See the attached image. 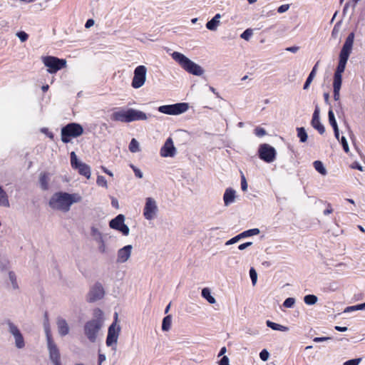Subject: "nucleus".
Returning a JSON list of instances; mask_svg holds the SVG:
<instances>
[{
	"mask_svg": "<svg viewBox=\"0 0 365 365\" xmlns=\"http://www.w3.org/2000/svg\"><path fill=\"white\" fill-rule=\"evenodd\" d=\"M315 170L319 172L322 175H326L327 174V169L324 166V164L322 161L316 160L313 163Z\"/></svg>",
	"mask_w": 365,
	"mask_h": 365,
	"instance_id": "7c9ffc66",
	"label": "nucleus"
},
{
	"mask_svg": "<svg viewBox=\"0 0 365 365\" xmlns=\"http://www.w3.org/2000/svg\"><path fill=\"white\" fill-rule=\"evenodd\" d=\"M250 276L253 285H255L257 280V274L254 268H251L250 270Z\"/></svg>",
	"mask_w": 365,
	"mask_h": 365,
	"instance_id": "de8ad7c7",
	"label": "nucleus"
},
{
	"mask_svg": "<svg viewBox=\"0 0 365 365\" xmlns=\"http://www.w3.org/2000/svg\"><path fill=\"white\" fill-rule=\"evenodd\" d=\"M75 169L78 170L79 174L83 175L87 179L91 178V167L88 165L82 163L81 164H79L78 166H77Z\"/></svg>",
	"mask_w": 365,
	"mask_h": 365,
	"instance_id": "b1692460",
	"label": "nucleus"
},
{
	"mask_svg": "<svg viewBox=\"0 0 365 365\" xmlns=\"http://www.w3.org/2000/svg\"><path fill=\"white\" fill-rule=\"evenodd\" d=\"M8 331L14 337L15 347L18 349H22L26 346V342L23 334L19 327L11 321L6 322Z\"/></svg>",
	"mask_w": 365,
	"mask_h": 365,
	"instance_id": "1a4fd4ad",
	"label": "nucleus"
},
{
	"mask_svg": "<svg viewBox=\"0 0 365 365\" xmlns=\"http://www.w3.org/2000/svg\"><path fill=\"white\" fill-rule=\"evenodd\" d=\"M304 301L307 305H314L317 302L318 298L314 294H308L304 297Z\"/></svg>",
	"mask_w": 365,
	"mask_h": 365,
	"instance_id": "4c0bfd02",
	"label": "nucleus"
},
{
	"mask_svg": "<svg viewBox=\"0 0 365 365\" xmlns=\"http://www.w3.org/2000/svg\"><path fill=\"white\" fill-rule=\"evenodd\" d=\"M42 62L48 68L47 71L50 73H55L66 66V61L65 59H60L50 56L43 57Z\"/></svg>",
	"mask_w": 365,
	"mask_h": 365,
	"instance_id": "6e6552de",
	"label": "nucleus"
},
{
	"mask_svg": "<svg viewBox=\"0 0 365 365\" xmlns=\"http://www.w3.org/2000/svg\"><path fill=\"white\" fill-rule=\"evenodd\" d=\"M289 9V4H283L277 9V11L279 14L286 12Z\"/></svg>",
	"mask_w": 365,
	"mask_h": 365,
	"instance_id": "13d9d810",
	"label": "nucleus"
},
{
	"mask_svg": "<svg viewBox=\"0 0 365 365\" xmlns=\"http://www.w3.org/2000/svg\"><path fill=\"white\" fill-rule=\"evenodd\" d=\"M335 329L339 331H346L347 330V327L336 326L335 327Z\"/></svg>",
	"mask_w": 365,
	"mask_h": 365,
	"instance_id": "774afa93",
	"label": "nucleus"
},
{
	"mask_svg": "<svg viewBox=\"0 0 365 365\" xmlns=\"http://www.w3.org/2000/svg\"><path fill=\"white\" fill-rule=\"evenodd\" d=\"M158 212V207L156 200L153 197H147L143 208V216L148 220L155 219Z\"/></svg>",
	"mask_w": 365,
	"mask_h": 365,
	"instance_id": "9b49d317",
	"label": "nucleus"
},
{
	"mask_svg": "<svg viewBox=\"0 0 365 365\" xmlns=\"http://www.w3.org/2000/svg\"><path fill=\"white\" fill-rule=\"evenodd\" d=\"M83 162L80 161L75 152L71 153V167L75 169L77 166H78L79 164H81Z\"/></svg>",
	"mask_w": 365,
	"mask_h": 365,
	"instance_id": "ea45409f",
	"label": "nucleus"
},
{
	"mask_svg": "<svg viewBox=\"0 0 365 365\" xmlns=\"http://www.w3.org/2000/svg\"><path fill=\"white\" fill-rule=\"evenodd\" d=\"M259 232H260V231L259 229L254 228V229H250V230L244 231L239 235L240 236V238L242 239V238L248 237L253 236V235H257L258 234H259Z\"/></svg>",
	"mask_w": 365,
	"mask_h": 365,
	"instance_id": "473e14b6",
	"label": "nucleus"
},
{
	"mask_svg": "<svg viewBox=\"0 0 365 365\" xmlns=\"http://www.w3.org/2000/svg\"><path fill=\"white\" fill-rule=\"evenodd\" d=\"M105 294L103 287L100 284H96L90 290L88 294V301L91 302L101 299Z\"/></svg>",
	"mask_w": 365,
	"mask_h": 365,
	"instance_id": "dca6fc26",
	"label": "nucleus"
},
{
	"mask_svg": "<svg viewBox=\"0 0 365 365\" xmlns=\"http://www.w3.org/2000/svg\"><path fill=\"white\" fill-rule=\"evenodd\" d=\"M112 120L122 123H129L128 109H120L114 111L110 116Z\"/></svg>",
	"mask_w": 365,
	"mask_h": 365,
	"instance_id": "6ab92c4d",
	"label": "nucleus"
},
{
	"mask_svg": "<svg viewBox=\"0 0 365 365\" xmlns=\"http://www.w3.org/2000/svg\"><path fill=\"white\" fill-rule=\"evenodd\" d=\"M148 69L143 66H137L134 70V76L132 80L131 86L133 88L138 89L141 88L146 81Z\"/></svg>",
	"mask_w": 365,
	"mask_h": 365,
	"instance_id": "9d476101",
	"label": "nucleus"
},
{
	"mask_svg": "<svg viewBox=\"0 0 365 365\" xmlns=\"http://www.w3.org/2000/svg\"><path fill=\"white\" fill-rule=\"evenodd\" d=\"M329 122L332 126L333 129L339 128L336 120L335 119L334 113L332 110H329L328 113Z\"/></svg>",
	"mask_w": 365,
	"mask_h": 365,
	"instance_id": "58836bf2",
	"label": "nucleus"
},
{
	"mask_svg": "<svg viewBox=\"0 0 365 365\" xmlns=\"http://www.w3.org/2000/svg\"><path fill=\"white\" fill-rule=\"evenodd\" d=\"M266 324L268 327L271 328L273 330L280 331H289V328L287 327L272 322L269 320L266 322Z\"/></svg>",
	"mask_w": 365,
	"mask_h": 365,
	"instance_id": "393cba45",
	"label": "nucleus"
},
{
	"mask_svg": "<svg viewBox=\"0 0 365 365\" xmlns=\"http://www.w3.org/2000/svg\"><path fill=\"white\" fill-rule=\"evenodd\" d=\"M9 280L10 282L11 287L13 289L16 290L19 289L16 277V274L13 272H9Z\"/></svg>",
	"mask_w": 365,
	"mask_h": 365,
	"instance_id": "f704fd0d",
	"label": "nucleus"
},
{
	"mask_svg": "<svg viewBox=\"0 0 365 365\" xmlns=\"http://www.w3.org/2000/svg\"><path fill=\"white\" fill-rule=\"evenodd\" d=\"M241 188L243 192H246L248 188L247 180L243 173H242V175H241Z\"/></svg>",
	"mask_w": 365,
	"mask_h": 365,
	"instance_id": "09e8293b",
	"label": "nucleus"
},
{
	"mask_svg": "<svg viewBox=\"0 0 365 365\" xmlns=\"http://www.w3.org/2000/svg\"><path fill=\"white\" fill-rule=\"evenodd\" d=\"M295 299L292 297H289L285 299V301L283 303V306L286 308H292L294 307L295 304Z\"/></svg>",
	"mask_w": 365,
	"mask_h": 365,
	"instance_id": "a18cd8bd",
	"label": "nucleus"
},
{
	"mask_svg": "<svg viewBox=\"0 0 365 365\" xmlns=\"http://www.w3.org/2000/svg\"><path fill=\"white\" fill-rule=\"evenodd\" d=\"M222 16L220 14H217L210 21L206 24V28L212 31H217L220 25V19Z\"/></svg>",
	"mask_w": 365,
	"mask_h": 365,
	"instance_id": "5701e85b",
	"label": "nucleus"
},
{
	"mask_svg": "<svg viewBox=\"0 0 365 365\" xmlns=\"http://www.w3.org/2000/svg\"><path fill=\"white\" fill-rule=\"evenodd\" d=\"M103 322V312L98 309L94 311V318L85 323L83 333L91 343L96 342Z\"/></svg>",
	"mask_w": 365,
	"mask_h": 365,
	"instance_id": "f03ea898",
	"label": "nucleus"
},
{
	"mask_svg": "<svg viewBox=\"0 0 365 365\" xmlns=\"http://www.w3.org/2000/svg\"><path fill=\"white\" fill-rule=\"evenodd\" d=\"M98 244V250L101 253L104 254L107 252V247L104 241V239L102 238L101 240L96 242Z\"/></svg>",
	"mask_w": 365,
	"mask_h": 365,
	"instance_id": "79ce46f5",
	"label": "nucleus"
},
{
	"mask_svg": "<svg viewBox=\"0 0 365 365\" xmlns=\"http://www.w3.org/2000/svg\"><path fill=\"white\" fill-rule=\"evenodd\" d=\"M361 361V358L350 359L344 363V365H359Z\"/></svg>",
	"mask_w": 365,
	"mask_h": 365,
	"instance_id": "8fccbe9b",
	"label": "nucleus"
},
{
	"mask_svg": "<svg viewBox=\"0 0 365 365\" xmlns=\"http://www.w3.org/2000/svg\"><path fill=\"white\" fill-rule=\"evenodd\" d=\"M259 158L267 163H272L275 160L276 150L269 144H262L259 148Z\"/></svg>",
	"mask_w": 365,
	"mask_h": 365,
	"instance_id": "ddd939ff",
	"label": "nucleus"
},
{
	"mask_svg": "<svg viewBox=\"0 0 365 365\" xmlns=\"http://www.w3.org/2000/svg\"><path fill=\"white\" fill-rule=\"evenodd\" d=\"M94 25V20L93 19H88L86 24H85V27L87 28V29H89L91 28V26H93Z\"/></svg>",
	"mask_w": 365,
	"mask_h": 365,
	"instance_id": "69168bd1",
	"label": "nucleus"
},
{
	"mask_svg": "<svg viewBox=\"0 0 365 365\" xmlns=\"http://www.w3.org/2000/svg\"><path fill=\"white\" fill-rule=\"evenodd\" d=\"M48 176L46 173H41L39 176V182L41 187L46 190L48 187Z\"/></svg>",
	"mask_w": 365,
	"mask_h": 365,
	"instance_id": "c85d7f7f",
	"label": "nucleus"
},
{
	"mask_svg": "<svg viewBox=\"0 0 365 365\" xmlns=\"http://www.w3.org/2000/svg\"><path fill=\"white\" fill-rule=\"evenodd\" d=\"M341 143L342 145L344 150L348 153L349 152V147L348 145V142L345 137L342 136L341 138Z\"/></svg>",
	"mask_w": 365,
	"mask_h": 365,
	"instance_id": "3c124183",
	"label": "nucleus"
},
{
	"mask_svg": "<svg viewBox=\"0 0 365 365\" xmlns=\"http://www.w3.org/2000/svg\"><path fill=\"white\" fill-rule=\"evenodd\" d=\"M96 183L98 186L100 187H105V188H108V183H107V180L105 178V177L102 176V175H98L97 177V180H96Z\"/></svg>",
	"mask_w": 365,
	"mask_h": 365,
	"instance_id": "a19ab883",
	"label": "nucleus"
},
{
	"mask_svg": "<svg viewBox=\"0 0 365 365\" xmlns=\"http://www.w3.org/2000/svg\"><path fill=\"white\" fill-rule=\"evenodd\" d=\"M317 64H318V63L313 67L312 71L310 72V73L304 85V90L308 89L310 83L312 82L314 78L315 77L316 73H317Z\"/></svg>",
	"mask_w": 365,
	"mask_h": 365,
	"instance_id": "cd10ccee",
	"label": "nucleus"
},
{
	"mask_svg": "<svg viewBox=\"0 0 365 365\" xmlns=\"http://www.w3.org/2000/svg\"><path fill=\"white\" fill-rule=\"evenodd\" d=\"M58 332L61 336H64L68 334L70 331V327L68 322L65 319L58 317L56 321Z\"/></svg>",
	"mask_w": 365,
	"mask_h": 365,
	"instance_id": "412c9836",
	"label": "nucleus"
},
{
	"mask_svg": "<svg viewBox=\"0 0 365 365\" xmlns=\"http://www.w3.org/2000/svg\"><path fill=\"white\" fill-rule=\"evenodd\" d=\"M255 131L256 135H257L258 137H262L266 135L265 130L262 128H257Z\"/></svg>",
	"mask_w": 365,
	"mask_h": 365,
	"instance_id": "4d7b16f0",
	"label": "nucleus"
},
{
	"mask_svg": "<svg viewBox=\"0 0 365 365\" xmlns=\"http://www.w3.org/2000/svg\"><path fill=\"white\" fill-rule=\"evenodd\" d=\"M83 133V128L80 124L75 123H69L61 129V140L67 143L70 142L71 138H77L81 135Z\"/></svg>",
	"mask_w": 365,
	"mask_h": 365,
	"instance_id": "39448f33",
	"label": "nucleus"
},
{
	"mask_svg": "<svg viewBox=\"0 0 365 365\" xmlns=\"http://www.w3.org/2000/svg\"><path fill=\"white\" fill-rule=\"evenodd\" d=\"M229 359L227 356H224L220 361V365H229Z\"/></svg>",
	"mask_w": 365,
	"mask_h": 365,
	"instance_id": "e2e57ef3",
	"label": "nucleus"
},
{
	"mask_svg": "<svg viewBox=\"0 0 365 365\" xmlns=\"http://www.w3.org/2000/svg\"><path fill=\"white\" fill-rule=\"evenodd\" d=\"M131 168L133 169V172L135 173V175L138 178H142L143 177V172L133 165H130Z\"/></svg>",
	"mask_w": 365,
	"mask_h": 365,
	"instance_id": "5fc2aeb1",
	"label": "nucleus"
},
{
	"mask_svg": "<svg viewBox=\"0 0 365 365\" xmlns=\"http://www.w3.org/2000/svg\"><path fill=\"white\" fill-rule=\"evenodd\" d=\"M44 331L46 337V342L53 341L51 329L48 324H44Z\"/></svg>",
	"mask_w": 365,
	"mask_h": 365,
	"instance_id": "c03bdc74",
	"label": "nucleus"
},
{
	"mask_svg": "<svg viewBox=\"0 0 365 365\" xmlns=\"http://www.w3.org/2000/svg\"><path fill=\"white\" fill-rule=\"evenodd\" d=\"M319 114H320V109H319V107L318 106H317L315 107V109H314V113L312 115L311 124H312V127L314 129L317 130L320 134H324L325 132V128H324V126L322 124V123L320 121Z\"/></svg>",
	"mask_w": 365,
	"mask_h": 365,
	"instance_id": "a211bd4d",
	"label": "nucleus"
},
{
	"mask_svg": "<svg viewBox=\"0 0 365 365\" xmlns=\"http://www.w3.org/2000/svg\"><path fill=\"white\" fill-rule=\"evenodd\" d=\"M252 245V242H245V243H243V244H241L238 246V249L240 250H245L246 248H247L248 247L251 246Z\"/></svg>",
	"mask_w": 365,
	"mask_h": 365,
	"instance_id": "bf43d9fd",
	"label": "nucleus"
},
{
	"mask_svg": "<svg viewBox=\"0 0 365 365\" xmlns=\"http://www.w3.org/2000/svg\"><path fill=\"white\" fill-rule=\"evenodd\" d=\"M125 216L122 214L118 215L109 222V226L113 230L120 232L123 235L128 236L130 232L129 227L124 223Z\"/></svg>",
	"mask_w": 365,
	"mask_h": 365,
	"instance_id": "f8f14e48",
	"label": "nucleus"
},
{
	"mask_svg": "<svg viewBox=\"0 0 365 365\" xmlns=\"http://www.w3.org/2000/svg\"><path fill=\"white\" fill-rule=\"evenodd\" d=\"M297 136L299 138L300 141L302 143H305L308 138V135H307V133L305 129L302 127L297 128Z\"/></svg>",
	"mask_w": 365,
	"mask_h": 365,
	"instance_id": "c9c22d12",
	"label": "nucleus"
},
{
	"mask_svg": "<svg viewBox=\"0 0 365 365\" xmlns=\"http://www.w3.org/2000/svg\"><path fill=\"white\" fill-rule=\"evenodd\" d=\"M172 324V317L171 315H168L163 319L162 323V329L164 331H168L170 329Z\"/></svg>",
	"mask_w": 365,
	"mask_h": 365,
	"instance_id": "2f4dec72",
	"label": "nucleus"
},
{
	"mask_svg": "<svg viewBox=\"0 0 365 365\" xmlns=\"http://www.w3.org/2000/svg\"><path fill=\"white\" fill-rule=\"evenodd\" d=\"M252 30L247 29L241 34L240 37L246 41H248L252 36Z\"/></svg>",
	"mask_w": 365,
	"mask_h": 365,
	"instance_id": "49530a36",
	"label": "nucleus"
},
{
	"mask_svg": "<svg viewBox=\"0 0 365 365\" xmlns=\"http://www.w3.org/2000/svg\"><path fill=\"white\" fill-rule=\"evenodd\" d=\"M9 205L7 194L0 186V206L9 207Z\"/></svg>",
	"mask_w": 365,
	"mask_h": 365,
	"instance_id": "bb28decb",
	"label": "nucleus"
},
{
	"mask_svg": "<svg viewBox=\"0 0 365 365\" xmlns=\"http://www.w3.org/2000/svg\"><path fill=\"white\" fill-rule=\"evenodd\" d=\"M188 109L189 105L187 103H178L171 105L160 106L158 108L160 113L170 115H178L184 113Z\"/></svg>",
	"mask_w": 365,
	"mask_h": 365,
	"instance_id": "0eeeda50",
	"label": "nucleus"
},
{
	"mask_svg": "<svg viewBox=\"0 0 365 365\" xmlns=\"http://www.w3.org/2000/svg\"><path fill=\"white\" fill-rule=\"evenodd\" d=\"M240 240H241L240 236V235H237V236H235V237H232V239L227 240L225 242V245L228 246V245H233V244L237 242Z\"/></svg>",
	"mask_w": 365,
	"mask_h": 365,
	"instance_id": "6e6d98bb",
	"label": "nucleus"
},
{
	"mask_svg": "<svg viewBox=\"0 0 365 365\" xmlns=\"http://www.w3.org/2000/svg\"><path fill=\"white\" fill-rule=\"evenodd\" d=\"M118 314H115V321L108 327V335L106 338V345L113 347V350L116 349L118 337L120 332V327L118 324Z\"/></svg>",
	"mask_w": 365,
	"mask_h": 365,
	"instance_id": "423d86ee",
	"label": "nucleus"
},
{
	"mask_svg": "<svg viewBox=\"0 0 365 365\" xmlns=\"http://www.w3.org/2000/svg\"><path fill=\"white\" fill-rule=\"evenodd\" d=\"M354 41V34L350 33L342 46L339 53V61L334 76V81L342 82V73H344L347 61L351 53Z\"/></svg>",
	"mask_w": 365,
	"mask_h": 365,
	"instance_id": "7ed1b4c3",
	"label": "nucleus"
},
{
	"mask_svg": "<svg viewBox=\"0 0 365 365\" xmlns=\"http://www.w3.org/2000/svg\"><path fill=\"white\" fill-rule=\"evenodd\" d=\"M16 36L19 37L21 42H24L28 39V34L24 31H19L16 34Z\"/></svg>",
	"mask_w": 365,
	"mask_h": 365,
	"instance_id": "864d4df0",
	"label": "nucleus"
},
{
	"mask_svg": "<svg viewBox=\"0 0 365 365\" xmlns=\"http://www.w3.org/2000/svg\"><path fill=\"white\" fill-rule=\"evenodd\" d=\"M177 153L176 148L174 146L172 138H168L160 148V154L163 158H172Z\"/></svg>",
	"mask_w": 365,
	"mask_h": 365,
	"instance_id": "2eb2a0df",
	"label": "nucleus"
},
{
	"mask_svg": "<svg viewBox=\"0 0 365 365\" xmlns=\"http://www.w3.org/2000/svg\"><path fill=\"white\" fill-rule=\"evenodd\" d=\"M365 309V302L363 304H357L355 306H351L346 307L345 309V312H351V311H357V310H362Z\"/></svg>",
	"mask_w": 365,
	"mask_h": 365,
	"instance_id": "37998d69",
	"label": "nucleus"
},
{
	"mask_svg": "<svg viewBox=\"0 0 365 365\" xmlns=\"http://www.w3.org/2000/svg\"><path fill=\"white\" fill-rule=\"evenodd\" d=\"M350 167L352 168V169H357L360 171H363V167L359 165L357 162H354L353 163Z\"/></svg>",
	"mask_w": 365,
	"mask_h": 365,
	"instance_id": "052dcab7",
	"label": "nucleus"
},
{
	"mask_svg": "<svg viewBox=\"0 0 365 365\" xmlns=\"http://www.w3.org/2000/svg\"><path fill=\"white\" fill-rule=\"evenodd\" d=\"M46 344L49 359L53 365H61L60 351L57 344L53 340L48 341Z\"/></svg>",
	"mask_w": 365,
	"mask_h": 365,
	"instance_id": "4468645a",
	"label": "nucleus"
},
{
	"mask_svg": "<svg viewBox=\"0 0 365 365\" xmlns=\"http://www.w3.org/2000/svg\"><path fill=\"white\" fill-rule=\"evenodd\" d=\"M341 86V82L333 81L334 98L335 101H339L340 99Z\"/></svg>",
	"mask_w": 365,
	"mask_h": 365,
	"instance_id": "c756f323",
	"label": "nucleus"
},
{
	"mask_svg": "<svg viewBox=\"0 0 365 365\" xmlns=\"http://www.w3.org/2000/svg\"><path fill=\"white\" fill-rule=\"evenodd\" d=\"M128 116H129V123L132 121L136 120H146L148 119V115L144 112L133 109H128Z\"/></svg>",
	"mask_w": 365,
	"mask_h": 365,
	"instance_id": "aec40b11",
	"label": "nucleus"
},
{
	"mask_svg": "<svg viewBox=\"0 0 365 365\" xmlns=\"http://www.w3.org/2000/svg\"><path fill=\"white\" fill-rule=\"evenodd\" d=\"M106 360V356L104 354H98V364H102Z\"/></svg>",
	"mask_w": 365,
	"mask_h": 365,
	"instance_id": "0e129e2a",
	"label": "nucleus"
},
{
	"mask_svg": "<svg viewBox=\"0 0 365 365\" xmlns=\"http://www.w3.org/2000/svg\"><path fill=\"white\" fill-rule=\"evenodd\" d=\"M259 357L263 361H267L269 357V353L266 349H263L259 353Z\"/></svg>",
	"mask_w": 365,
	"mask_h": 365,
	"instance_id": "603ef678",
	"label": "nucleus"
},
{
	"mask_svg": "<svg viewBox=\"0 0 365 365\" xmlns=\"http://www.w3.org/2000/svg\"><path fill=\"white\" fill-rule=\"evenodd\" d=\"M202 297L205 298L210 304H213L216 302L215 297L211 294L210 289L207 287L202 289Z\"/></svg>",
	"mask_w": 365,
	"mask_h": 365,
	"instance_id": "a878e982",
	"label": "nucleus"
},
{
	"mask_svg": "<svg viewBox=\"0 0 365 365\" xmlns=\"http://www.w3.org/2000/svg\"><path fill=\"white\" fill-rule=\"evenodd\" d=\"M81 201L82 197L78 193L58 192L51 196L48 205L53 210L67 212L73 204Z\"/></svg>",
	"mask_w": 365,
	"mask_h": 365,
	"instance_id": "f257e3e1",
	"label": "nucleus"
},
{
	"mask_svg": "<svg viewBox=\"0 0 365 365\" xmlns=\"http://www.w3.org/2000/svg\"><path fill=\"white\" fill-rule=\"evenodd\" d=\"M133 246L130 245L119 249L117 252L116 262L120 264L126 262L130 258Z\"/></svg>",
	"mask_w": 365,
	"mask_h": 365,
	"instance_id": "f3484780",
	"label": "nucleus"
},
{
	"mask_svg": "<svg viewBox=\"0 0 365 365\" xmlns=\"http://www.w3.org/2000/svg\"><path fill=\"white\" fill-rule=\"evenodd\" d=\"M171 56L187 73L198 76L204 73V70L200 66L191 61L184 54L174 51Z\"/></svg>",
	"mask_w": 365,
	"mask_h": 365,
	"instance_id": "20e7f679",
	"label": "nucleus"
},
{
	"mask_svg": "<svg viewBox=\"0 0 365 365\" xmlns=\"http://www.w3.org/2000/svg\"><path fill=\"white\" fill-rule=\"evenodd\" d=\"M331 339L330 337H315L313 341L314 342H323Z\"/></svg>",
	"mask_w": 365,
	"mask_h": 365,
	"instance_id": "680f3d73",
	"label": "nucleus"
},
{
	"mask_svg": "<svg viewBox=\"0 0 365 365\" xmlns=\"http://www.w3.org/2000/svg\"><path fill=\"white\" fill-rule=\"evenodd\" d=\"M128 148L131 153H138L140 150V143L136 139L133 138L129 144Z\"/></svg>",
	"mask_w": 365,
	"mask_h": 365,
	"instance_id": "72a5a7b5",
	"label": "nucleus"
},
{
	"mask_svg": "<svg viewBox=\"0 0 365 365\" xmlns=\"http://www.w3.org/2000/svg\"><path fill=\"white\" fill-rule=\"evenodd\" d=\"M286 50L288 51L292 52V53H296L299 50V47H297V46L288 47L286 48Z\"/></svg>",
	"mask_w": 365,
	"mask_h": 365,
	"instance_id": "338daca9",
	"label": "nucleus"
},
{
	"mask_svg": "<svg viewBox=\"0 0 365 365\" xmlns=\"http://www.w3.org/2000/svg\"><path fill=\"white\" fill-rule=\"evenodd\" d=\"M91 234L96 242L101 240L103 238V234L99 231L97 227H92L91 230Z\"/></svg>",
	"mask_w": 365,
	"mask_h": 365,
	"instance_id": "e433bc0d",
	"label": "nucleus"
},
{
	"mask_svg": "<svg viewBox=\"0 0 365 365\" xmlns=\"http://www.w3.org/2000/svg\"><path fill=\"white\" fill-rule=\"evenodd\" d=\"M236 191L231 188H227L223 195V200L225 206H229L235 201Z\"/></svg>",
	"mask_w": 365,
	"mask_h": 365,
	"instance_id": "4be33fe9",
	"label": "nucleus"
}]
</instances>
